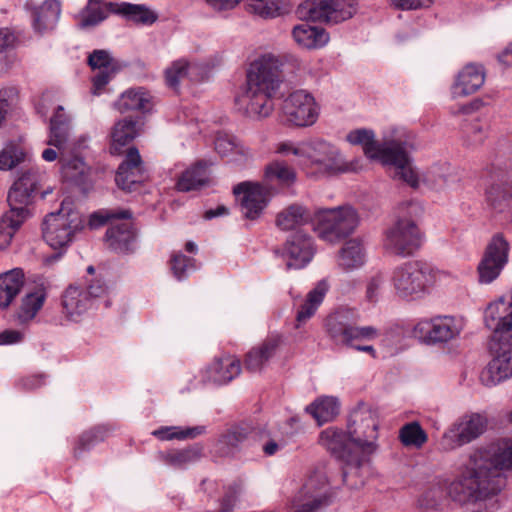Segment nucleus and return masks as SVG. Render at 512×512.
Returning <instances> with one entry per match:
<instances>
[{"label":"nucleus","mask_w":512,"mask_h":512,"mask_svg":"<svg viewBox=\"0 0 512 512\" xmlns=\"http://www.w3.org/2000/svg\"><path fill=\"white\" fill-rule=\"evenodd\" d=\"M484 322L492 330V359L480 374V381L492 387L512 378V302L500 299L488 305Z\"/></svg>","instance_id":"obj_1"},{"label":"nucleus","mask_w":512,"mask_h":512,"mask_svg":"<svg viewBox=\"0 0 512 512\" xmlns=\"http://www.w3.org/2000/svg\"><path fill=\"white\" fill-rule=\"evenodd\" d=\"M282 60L265 54L250 64L246 89L240 98L246 113L253 118H264L273 110V97L283 81Z\"/></svg>","instance_id":"obj_2"},{"label":"nucleus","mask_w":512,"mask_h":512,"mask_svg":"<svg viewBox=\"0 0 512 512\" xmlns=\"http://www.w3.org/2000/svg\"><path fill=\"white\" fill-rule=\"evenodd\" d=\"M41 181L40 171L30 168L21 171L11 186L7 197L10 210L0 219V250L9 247L16 231L31 216L30 205Z\"/></svg>","instance_id":"obj_3"},{"label":"nucleus","mask_w":512,"mask_h":512,"mask_svg":"<svg viewBox=\"0 0 512 512\" xmlns=\"http://www.w3.org/2000/svg\"><path fill=\"white\" fill-rule=\"evenodd\" d=\"M478 462L472 454L467 472L447 487L448 496L453 501L460 504L475 502L500 492L499 480L488 476L484 468L478 469Z\"/></svg>","instance_id":"obj_4"},{"label":"nucleus","mask_w":512,"mask_h":512,"mask_svg":"<svg viewBox=\"0 0 512 512\" xmlns=\"http://www.w3.org/2000/svg\"><path fill=\"white\" fill-rule=\"evenodd\" d=\"M83 227L84 220L74 208L73 202L63 200L56 212H51L44 218L43 238L53 249L65 248Z\"/></svg>","instance_id":"obj_5"},{"label":"nucleus","mask_w":512,"mask_h":512,"mask_svg":"<svg viewBox=\"0 0 512 512\" xmlns=\"http://www.w3.org/2000/svg\"><path fill=\"white\" fill-rule=\"evenodd\" d=\"M358 320L354 310L341 308L329 314L324 322L325 331L336 344L352 346V342L373 340L378 330L373 326H356Z\"/></svg>","instance_id":"obj_6"},{"label":"nucleus","mask_w":512,"mask_h":512,"mask_svg":"<svg viewBox=\"0 0 512 512\" xmlns=\"http://www.w3.org/2000/svg\"><path fill=\"white\" fill-rule=\"evenodd\" d=\"M358 223V214L351 206L321 209L314 216V230L328 242L346 238L354 232Z\"/></svg>","instance_id":"obj_7"},{"label":"nucleus","mask_w":512,"mask_h":512,"mask_svg":"<svg viewBox=\"0 0 512 512\" xmlns=\"http://www.w3.org/2000/svg\"><path fill=\"white\" fill-rule=\"evenodd\" d=\"M379 419L375 409L366 404H359L350 413L347 430L351 442L364 453L376 450Z\"/></svg>","instance_id":"obj_8"},{"label":"nucleus","mask_w":512,"mask_h":512,"mask_svg":"<svg viewBox=\"0 0 512 512\" xmlns=\"http://www.w3.org/2000/svg\"><path fill=\"white\" fill-rule=\"evenodd\" d=\"M432 280L429 267L419 261H409L396 267L391 276L396 294L406 299L424 295Z\"/></svg>","instance_id":"obj_9"},{"label":"nucleus","mask_w":512,"mask_h":512,"mask_svg":"<svg viewBox=\"0 0 512 512\" xmlns=\"http://www.w3.org/2000/svg\"><path fill=\"white\" fill-rule=\"evenodd\" d=\"M355 13V0H306L296 10L302 20L333 24L348 20Z\"/></svg>","instance_id":"obj_10"},{"label":"nucleus","mask_w":512,"mask_h":512,"mask_svg":"<svg viewBox=\"0 0 512 512\" xmlns=\"http://www.w3.org/2000/svg\"><path fill=\"white\" fill-rule=\"evenodd\" d=\"M423 234L416 222L410 218H400L385 233L384 247L397 256L413 255L422 245Z\"/></svg>","instance_id":"obj_11"},{"label":"nucleus","mask_w":512,"mask_h":512,"mask_svg":"<svg viewBox=\"0 0 512 512\" xmlns=\"http://www.w3.org/2000/svg\"><path fill=\"white\" fill-rule=\"evenodd\" d=\"M302 161L317 164L327 172H357L360 170L359 160L345 162L339 150L323 140H315L304 143V150H301Z\"/></svg>","instance_id":"obj_12"},{"label":"nucleus","mask_w":512,"mask_h":512,"mask_svg":"<svg viewBox=\"0 0 512 512\" xmlns=\"http://www.w3.org/2000/svg\"><path fill=\"white\" fill-rule=\"evenodd\" d=\"M477 459L478 469L484 468L491 478L499 480L500 490L503 487L501 470H512V439H501L487 448L479 449L473 453Z\"/></svg>","instance_id":"obj_13"},{"label":"nucleus","mask_w":512,"mask_h":512,"mask_svg":"<svg viewBox=\"0 0 512 512\" xmlns=\"http://www.w3.org/2000/svg\"><path fill=\"white\" fill-rule=\"evenodd\" d=\"M509 250L510 245L502 234L491 238L477 266L480 283L490 284L499 277L508 262Z\"/></svg>","instance_id":"obj_14"},{"label":"nucleus","mask_w":512,"mask_h":512,"mask_svg":"<svg viewBox=\"0 0 512 512\" xmlns=\"http://www.w3.org/2000/svg\"><path fill=\"white\" fill-rule=\"evenodd\" d=\"M282 111L287 122L299 127L310 126L318 118L315 99L305 90L292 92L284 100Z\"/></svg>","instance_id":"obj_15"},{"label":"nucleus","mask_w":512,"mask_h":512,"mask_svg":"<svg viewBox=\"0 0 512 512\" xmlns=\"http://www.w3.org/2000/svg\"><path fill=\"white\" fill-rule=\"evenodd\" d=\"M319 443L321 446L330 451L337 458L346 460V468L343 470V481L347 477L360 468L363 460L359 457H351L350 445L353 444L349 434L335 427H328L319 435Z\"/></svg>","instance_id":"obj_16"},{"label":"nucleus","mask_w":512,"mask_h":512,"mask_svg":"<svg viewBox=\"0 0 512 512\" xmlns=\"http://www.w3.org/2000/svg\"><path fill=\"white\" fill-rule=\"evenodd\" d=\"M327 476L322 470L314 471L303 485L299 499L302 503L293 512H321L332 503L327 493Z\"/></svg>","instance_id":"obj_17"},{"label":"nucleus","mask_w":512,"mask_h":512,"mask_svg":"<svg viewBox=\"0 0 512 512\" xmlns=\"http://www.w3.org/2000/svg\"><path fill=\"white\" fill-rule=\"evenodd\" d=\"M407 147L408 143L402 140H392L386 143L381 162L384 165H392L394 167V178L400 179L411 187L416 188L419 183V177L411 166Z\"/></svg>","instance_id":"obj_18"},{"label":"nucleus","mask_w":512,"mask_h":512,"mask_svg":"<svg viewBox=\"0 0 512 512\" xmlns=\"http://www.w3.org/2000/svg\"><path fill=\"white\" fill-rule=\"evenodd\" d=\"M486 424V419L480 414L463 417L443 435L441 447L444 450H452L473 441L485 431Z\"/></svg>","instance_id":"obj_19"},{"label":"nucleus","mask_w":512,"mask_h":512,"mask_svg":"<svg viewBox=\"0 0 512 512\" xmlns=\"http://www.w3.org/2000/svg\"><path fill=\"white\" fill-rule=\"evenodd\" d=\"M148 177V171L138 149L135 147L129 148L125 159L117 169L115 176L116 184L120 189L131 192L138 185L146 181Z\"/></svg>","instance_id":"obj_20"},{"label":"nucleus","mask_w":512,"mask_h":512,"mask_svg":"<svg viewBox=\"0 0 512 512\" xmlns=\"http://www.w3.org/2000/svg\"><path fill=\"white\" fill-rule=\"evenodd\" d=\"M240 198L241 212L245 218L254 220L260 216L269 200V191L260 183L242 182L233 188Z\"/></svg>","instance_id":"obj_21"},{"label":"nucleus","mask_w":512,"mask_h":512,"mask_svg":"<svg viewBox=\"0 0 512 512\" xmlns=\"http://www.w3.org/2000/svg\"><path fill=\"white\" fill-rule=\"evenodd\" d=\"M512 164L500 156H496L486 168L488 187L487 199L493 206H498L509 196V187L506 177Z\"/></svg>","instance_id":"obj_22"},{"label":"nucleus","mask_w":512,"mask_h":512,"mask_svg":"<svg viewBox=\"0 0 512 512\" xmlns=\"http://www.w3.org/2000/svg\"><path fill=\"white\" fill-rule=\"evenodd\" d=\"M461 324L454 317L438 316L430 320L419 322L415 328V333L424 335L428 342H447L461 332Z\"/></svg>","instance_id":"obj_23"},{"label":"nucleus","mask_w":512,"mask_h":512,"mask_svg":"<svg viewBox=\"0 0 512 512\" xmlns=\"http://www.w3.org/2000/svg\"><path fill=\"white\" fill-rule=\"evenodd\" d=\"M314 255V248L311 237L296 232L287 240L283 256L287 259L288 269H301L306 266Z\"/></svg>","instance_id":"obj_24"},{"label":"nucleus","mask_w":512,"mask_h":512,"mask_svg":"<svg viewBox=\"0 0 512 512\" xmlns=\"http://www.w3.org/2000/svg\"><path fill=\"white\" fill-rule=\"evenodd\" d=\"M485 69L480 64L469 63L457 74L451 87L453 98L469 96L477 92L485 82Z\"/></svg>","instance_id":"obj_25"},{"label":"nucleus","mask_w":512,"mask_h":512,"mask_svg":"<svg viewBox=\"0 0 512 512\" xmlns=\"http://www.w3.org/2000/svg\"><path fill=\"white\" fill-rule=\"evenodd\" d=\"M282 343L280 335H271L261 344L253 347L246 355L244 365L250 372L261 371L266 363L275 355Z\"/></svg>","instance_id":"obj_26"},{"label":"nucleus","mask_w":512,"mask_h":512,"mask_svg":"<svg viewBox=\"0 0 512 512\" xmlns=\"http://www.w3.org/2000/svg\"><path fill=\"white\" fill-rule=\"evenodd\" d=\"M108 247L118 253L131 252L135 248L136 234L130 222L111 223L105 234Z\"/></svg>","instance_id":"obj_27"},{"label":"nucleus","mask_w":512,"mask_h":512,"mask_svg":"<svg viewBox=\"0 0 512 512\" xmlns=\"http://www.w3.org/2000/svg\"><path fill=\"white\" fill-rule=\"evenodd\" d=\"M61 14V5L57 0H45L40 6L32 9L33 28L43 35L52 31L59 20Z\"/></svg>","instance_id":"obj_28"},{"label":"nucleus","mask_w":512,"mask_h":512,"mask_svg":"<svg viewBox=\"0 0 512 512\" xmlns=\"http://www.w3.org/2000/svg\"><path fill=\"white\" fill-rule=\"evenodd\" d=\"M25 283L21 268H13L0 274V310L10 306L19 295Z\"/></svg>","instance_id":"obj_29"},{"label":"nucleus","mask_w":512,"mask_h":512,"mask_svg":"<svg viewBox=\"0 0 512 512\" xmlns=\"http://www.w3.org/2000/svg\"><path fill=\"white\" fill-rule=\"evenodd\" d=\"M240 371V361L233 356L226 355L216 358L208 366L206 374L208 380L216 384H225L238 376Z\"/></svg>","instance_id":"obj_30"},{"label":"nucleus","mask_w":512,"mask_h":512,"mask_svg":"<svg viewBox=\"0 0 512 512\" xmlns=\"http://www.w3.org/2000/svg\"><path fill=\"white\" fill-rule=\"evenodd\" d=\"M108 7L110 12L124 16L136 24L152 25L158 20V14L143 4L109 3Z\"/></svg>","instance_id":"obj_31"},{"label":"nucleus","mask_w":512,"mask_h":512,"mask_svg":"<svg viewBox=\"0 0 512 512\" xmlns=\"http://www.w3.org/2000/svg\"><path fill=\"white\" fill-rule=\"evenodd\" d=\"M88 64L92 69L100 71L93 77V85L96 89H102L109 83L115 73L116 63L106 50H94L88 56Z\"/></svg>","instance_id":"obj_32"},{"label":"nucleus","mask_w":512,"mask_h":512,"mask_svg":"<svg viewBox=\"0 0 512 512\" xmlns=\"http://www.w3.org/2000/svg\"><path fill=\"white\" fill-rule=\"evenodd\" d=\"M292 36L299 46L306 49L321 48L329 41V34L325 29L308 23L296 25L292 30Z\"/></svg>","instance_id":"obj_33"},{"label":"nucleus","mask_w":512,"mask_h":512,"mask_svg":"<svg viewBox=\"0 0 512 512\" xmlns=\"http://www.w3.org/2000/svg\"><path fill=\"white\" fill-rule=\"evenodd\" d=\"M62 306L64 313L70 319L85 313L92 305L90 297L84 288L77 285H70L62 296Z\"/></svg>","instance_id":"obj_34"},{"label":"nucleus","mask_w":512,"mask_h":512,"mask_svg":"<svg viewBox=\"0 0 512 512\" xmlns=\"http://www.w3.org/2000/svg\"><path fill=\"white\" fill-rule=\"evenodd\" d=\"M209 171L206 161H199L186 169L179 177L176 187L181 192L201 189L209 184Z\"/></svg>","instance_id":"obj_35"},{"label":"nucleus","mask_w":512,"mask_h":512,"mask_svg":"<svg viewBox=\"0 0 512 512\" xmlns=\"http://www.w3.org/2000/svg\"><path fill=\"white\" fill-rule=\"evenodd\" d=\"M328 289V282L321 280L307 294L305 302L300 306L296 314V328H299L301 324L305 323L315 314Z\"/></svg>","instance_id":"obj_36"},{"label":"nucleus","mask_w":512,"mask_h":512,"mask_svg":"<svg viewBox=\"0 0 512 512\" xmlns=\"http://www.w3.org/2000/svg\"><path fill=\"white\" fill-rule=\"evenodd\" d=\"M253 430L248 426H235L225 432L217 442V453L220 456L234 454L240 445L246 442Z\"/></svg>","instance_id":"obj_37"},{"label":"nucleus","mask_w":512,"mask_h":512,"mask_svg":"<svg viewBox=\"0 0 512 512\" xmlns=\"http://www.w3.org/2000/svg\"><path fill=\"white\" fill-rule=\"evenodd\" d=\"M47 298V292L44 287H37L33 291L24 295L18 308L17 317L21 323H26L35 318L41 310Z\"/></svg>","instance_id":"obj_38"},{"label":"nucleus","mask_w":512,"mask_h":512,"mask_svg":"<svg viewBox=\"0 0 512 512\" xmlns=\"http://www.w3.org/2000/svg\"><path fill=\"white\" fill-rule=\"evenodd\" d=\"M120 113L129 111H148L151 108V98L144 89H130L124 92L115 103Z\"/></svg>","instance_id":"obj_39"},{"label":"nucleus","mask_w":512,"mask_h":512,"mask_svg":"<svg viewBox=\"0 0 512 512\" xmlns=\"http://www.w3.org/2000/svg\"><path fill=\"white\" fill-rule=\"evenodd\" d=\"M365 261L363 245L360 241L352 239L341 248L337 258L338 267L343 271H351L361 267Z\"/></svg>","instance_id":"obj_40"},{"label":"nucleus","mask_w":512,"mask_h":512,"mask_svg":"<svg viewBox=\"0 0 512 512\" xmlns=\"http://www.w3.org/2000/svg\"><path fill=\"white\" fill-rule=\"evenodd\" d=\"M310 221L314 222V218L307 208L292 204L277 215L276 225L282 230H291Z\"/></svg>","instance_id":"obj_41"},{"label":"nucleus","mask_w":512,"mask_h":512,"mask_svg":"<svg viewBox=\"0 0 512 512\" xmlns=\"http://www.w3.org/2000/svg\"><path fill=\"white\" fill-rule=\"evenodd\" d=\"M347 141L353 145H362L364 154L372 160L382 161L386 145L381 147L374 140V133L367 129H357L348 133Z\"/></svg>","instance_id":"obj_42"},{"label":"nucleus","mask_w":512,"mask_h":512,"mask_svg":"<svg viewBox=\"0 0 512 512\" xmlns=\"http://www.w3.org/2000/svg\"><path fill=\"white\" fill-rule=\"evenodd\" d=\"M69 135V117L65 114L64 108L58 106L50 120V136L48 145L61 150L66 146Z\"/></svg>","instance_id":"obj_43"},{"label":"nucleus","mask_w":512,"mask_h":512,"mask_svg":"<svg viewBox=\"0 0 512 512\" xmlns=\"http://www.w3.org/2000/svg\"><path fill=\"white\" fill-rule=\"evenodd\" d=\"M318 425L333 420L339 413V403L334 397H321L306 407Z\"/></svg>","instance_id":"obj_44"},{"label":"nucleus","mask_w":512,"mask_h":512,"mask_svg":"<svg viewBox=\"0 0 512 512\" xmlns=\"http://www.w3.org/2000/svg\"><path fill=\"white\" fill-rule=\"evenodd\" d=\"M489 125L478 118L466 120L462 126L463 143L468 148L482 145L487 138Z\"/></svg>","instance_id":"obj_45"},{"label":"nucleus","mask_w":512,"mask_h":512,"mask_svg":"<svg viewBox=\"0 0 512 512\" xmlns=\"http://www.w3.org/2000/svg\"><path fill=\"white\" fill-rule=\"evenodd\" d=\"M202 451V446L196 444L183 449L163 452L160 454V458L166 464L180 468L198 460L202 455Z\"/></svg>","instance_id":"obj_46"},{"label":"nucleus","mask_w":512,"mask_h":512,"mask_svg":"<svg viewBox=\"0 0 512 512\" xmlns=\"http://www.w3.org/2000/svg\"><path fill=\"white\" fill-rule=\"evenodd\" d=\"M422 180L433 189H443L455 180L454 169L448 164L434 165L423 173Z\"/></svg>","instance_id":"obj_47"},{"label":"nucleus","mask_w":512,"mask_h":512,"mask_svg":"<svg viewBox=\"0 0 512 512\" xmlns=\"http://www.w3.org/2000/svg\"><path fill=\"white\" fill-rule=\"evenodd\" d=\"M107 9L99 0H89L87 5L78 14L79 26L81 28L94 27L108 17Z\"/></svg>","instance_id":"obj_48"},{"label":"nucleus","mask_w":512,"mask_h":512,"mask_svg":"<svg viewBox=\"0 0 512 512\" xmlns=\"http://www.w3.org/2000/svg\"><path fill=\"white\" fill-rule=\"evenodd\" d=\"M27 158L25 148L17 142H7L0 151V170H12L21 163H24Z\"/></svg>","instance_id":"obj_49"},{"label":"nucleus","mask_w":512,"mask_h":512,"mask_svg":"<svg viewBox=\"0 0 512 512\" xmlns=\"http://www.w3.org/2000/svg\"><path fill=\"white\" fill-rule=\"evenodd\" d=\"M264 179L268 183L277 182L283 185H290L295 181L296 173L285 162L274 160L266 165Z\"/></svg>","instance_id":"obj_50"},{"label":"nucleus","mask_w":512,"mask_h":512,"mask_svg":"<svg viewBox=\"0 0 512 512\" xmlns=\"http://www.w3.org/2000/svg\"><path fill=\"white\" fill-rule=\"evenodd\" d=\"M205 431V426H195L188 428H182L177 426H165L157 430H154L152 432V435H154L160 440H185L196 438L197 436L204 434Z\"/></svg>","instance_id":"obj_51"},{"label":"nucleus","mask_w":512,"mask_h":512,"mask_svg":"<svg viewBox=\"0 0 512 512\" xmlns=\"http://www.w3.org/2000/svg\"><path fill=\"white\" fill-rule=\"evenodd\" d=\"M195 69V65H192L185 60H177L173 62L165 72L167 85L170 88L177 89L182 80L187 77L192 78V74Z\"/></svg>","instance_id":"obj_52"},{"label":"nucleus","mask_w":512,"mask_h":512,"mask_svg":"<svg viewBox=\"0 0 512 512\" xmlns=\"http://www.w3.org/2000/svg\"><path fill=\"white\" fill-rule=\"evenodd\" d=\"M445 481L437 480L429 485L422 494L419 502L425 508H435L448 496V488Z\"/></svg>","instance_id":"obj_53"},{"label":"nucleus","mask_w":512,"mask_h":512,"mask_svg":"<svg viewBox=\"0 0 512 512\" xmlns=\"http://www.w3.org/2000/svg\"><path fill=\"white\" fill-rule=\"evenodd\" d=\"M106 434L107 429L104 426H98L89 431H85L81 434L74 447V456L80 458L84 452L91 449L96 443L103 441Z\"/></svg>","instance_id":"obj_54"},{"label":"nucleus","mask_w":512,"mask_h":512,"mask_svg":"<svg viewBox=\"0 0 512 512\" xmlns=\"http://www.w3.org/2000/svg\"><path fill=\"white\" fill-rule=\"evenodd\" d=\"M399 438L403 445L422 447L427 442V434L418 422L405 424L399 432Z\"/></svg>","instance_id":"obj_55"},{"label":"nucleus","mask_w":512,"mask_h":512,"mask_svg":"<svg viewBox=\"0 0 512 512\" xmlns=\"http://www.w3.org/2000/svg\"><path fill=\"white\" fill-rule=\"evenodd\" d=\"M248 11L261 18H275L284 13V8L278 0H248Z\"/></svg>","instance_id":"obj_56"},{"label":"nucleus","mask_w":512,"mask_h":512,"mask_svg":"<svg viewBox=\"0 0 512 512\" xmlns=\"http://www.w3.org/2000/svg\"><path fill=\"white\" fill-rule=\"evenodd\" d=\"M137 136L136 121L131 118H124L118 121L112 131L114 145L124 146Z\"/></svg>","instance_id":"obj_57"},{"label":"nucleus","mask_w":512,"mask_h":512,"mask_svg":"<svg viewBox=\"0 0 512 512\" xmlns=\"http://www.w3.org/2000/svg\"><path fill=\"white\" fill-rule=\"evenodd\" d=\"M64 149L65 147H63L61 150H58L60 154L59 161L61 163L63 176L68 180L76 181L80 176L84 174L85 163L80 157L77 156L66 157L64 155Z\"/></svg>","instance_id":"obj_58"},{"label":"nucleus","mask_w":512,"mask_h":512,"mask_svg":"<svg viewBox=\"0 0 512 512\" xmlns=\"http://www.w3.org/2000/svg\"><path fill=\"white\" fill-rule=\"evenodd\" d=\"M131 216L129 210H100L90 216L88 224L90 228H98L111 220L130 219Z\"/></svg>","instance_id":"obj_59"},{"label":"nucleus","mask_w":512,"mask_h":512,"mask_svg":"<svg viewBox=\"0 0 512 512\" xmlns=\"http://www.w3.org/2000/svg\"><path fill=\"white\" fill-rule=\"evenodd\" d=\"M215 150L221 156H227L232 153H243V147L236 139L229 135H219L215 140Z\"/></svg>","instance_id":"obj_60"},{"label":"nucleus","mask_w":512,"mask_h":512,"mask_svg":"<svg viewBox=\"0 0 512 512\" xmlns=\"http://www.w3.org/2000/svg\"><path fill=\"white\" fill-rule=\"evenodd\" d=\"M194 260L190 257H187L181 253L174 254L171 258V269L173 271L174 276L178 280H182L186 277V273L189 270L194 269L193 265Z\"/></svg>","instance_id":"obj_61"},{"label":"nucleus","mask_w":512,"mask_h":512,"mask_svg":"<svg viewBox=\"0 0 512 512\" xmlns=\"http://www.w3.org/2000/svg\"><path fill=\"white\" fill-rule=\"evenodd\" d=\"M240 491L241 488L239 485H233L227 489L221 501V508L224 512H230L233 509L238 500Z\"/></svg>","instance_id":"obj_62"},{"label":"nucleus","mask_w":512,"mask_h":512,"mask_svg":"<svg viewBox=\"0 0 512 512\" xmlns=\"http://www.w3.org/2000/svg\"><path fill=\"white\" fill-rule=\"evenodd\" d=\"M390 2L399 10H416L431 4V0H390Z\"/></svg>","instance_id":"obj_63"},{"label":"nucleus","mask_w":512,"mask_h":512,"mask_svg":"<svg viewBox=\"0 0 512 512\" xmlns=\"http://www.w3.org/2000/svg\"><path fill=\"white\" fill-rule=\"evenodd\" d=\"M384 283V278L381 275H375L372 277L366 288V298L370 302H374L378 299L379 291Z\"/></svg>","instance_id":"obj_64"}]
</instances>
